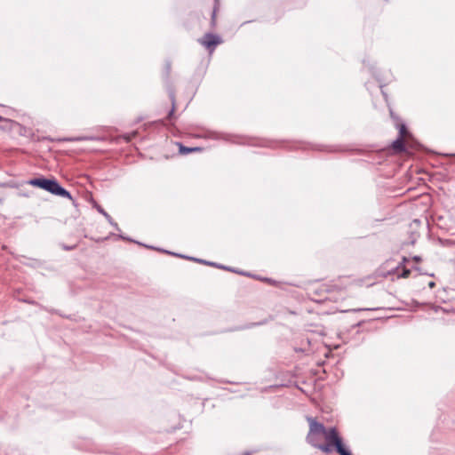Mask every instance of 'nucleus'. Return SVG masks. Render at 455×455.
<instances>
[{"label": "nucleus", "mask_w": 455, "mask_h": 455, "mask_svg": "<svg viewBox=\"0 0 455 455\" xmlns=\"http://www.w3.org/2000/svg\"><path fill=\"white\" fill-rule=\"evenodd\" d=\"M323 439L325 442L323 443V446H320L322 451L329 453L335 450L339 455H351L350 451L344 446L342 438L335 427H325Z\"/></svg>", "instance_id": "1"}, {"label": "nucleus", "mask_w": 455, "mask_h": 455, "mask_svg": "<svg viewBox=\"0 0 455 455\" xmlns=\"http://www.w3.org/2000/svg\"><path fill=\"white\" fill-rule=\"evenodd\" d=\"M29 185H32L34 187H38L40 188H43L53 195L60 196L61 197L68 198L72 200L71 194L62 188L57 180H48L44 178H36L32 179L28 181Z\"/></svg>", "instance_id": "2"}, {"label": "nucleus", "mask_w": 455, "mask_h": 455, "mask_svg": "<svg viewBox=\"0 0 455 455\" xmlns=\"http://www.w3.org/2000/svg\"><path fill=\"white\" fill-rule=\"evenodd\" d=\"M307 421L309 423V432L307 435V441L312 446L320 450V446H323L322 441L325 434V427L312 417H308Z\"/></svg>", "instance_id": "3"}, {"label": "nucleus", "mask_w": 455, "mask_h": 455, "mask_svg": "<svg viewBox=\"0 0 455 455\" xmlns=\"http://www.w3.org/2000/svg\"><path fill=\"white\" fill-rule=\"evenodd\" d=\"M198 42L210 52H212L216 46L222 43V40L217 35L207 33L202 38L198 39Z\"/></svg>", "instance_id": "4"}, {"label": "nucleus", "mask_w": 455, "mask_h": 455, "mask_svg": "<svg viewBox=\"0 0 455 455\" xmlns=\"http://www.w3.org/2000/svg\"><path fill=\"white\" fill-rule=\"evenodd\" d=\"M392 147L397 152H403L405 150V146H404L403 139L398 137L392 143Z\"/></svg>", "instance_id": "5"}, {"label": "nucleus", "mask_w": 455, "mask_h": 455, "mask_svg": "<svg viewBox=\"0 0 455 455\" xmlns=\"http://www.w3.org/2000/svg\"><path fill=\"white\" fill-rule=\"evenodd\" d=\"M179 147H180V153L182 154V155H187L188 153H192V152H197V151H201V148H197V147H195V148H188V147H185L183 146L182 144L180 143H178Z\"/></svg>", "instance_id": "6"}, {"label": "nucleus", "mask_w": 455, "mask_h": 455, "mask_svg": "<svg viewBox=\"0 0 455 455\" xmlns=\"http://www.w3.org/2000/svg\"><path fill=\"white\" fill-rule=\"evenodd\" d=\"M399 128V138H404L408 134V131L406 125L404 124H401L398 125Z\"/></svg>", "instance_id": "7"}, {"label": "nucleus", "mask_w": 455, "mask_h": 455, "mask_svg": "<svg viewBox=\"0 0 455 455\" xmlns=\"http://www.w3.org/2000/svg\"><path fill=\"white\" fill-rule=\"evenodd\" d=\"M411 270L405 267L403 268L402 272L397 273V277L407 278L410 275Z\"/></svg>", "instance_id": "8"}, {"label": "nucleus", "mask_w": 455, "mask_h": 455, "mask_svg": "<svg viewBox=\"0 0 455 455\" xmlns=\"http://www.w3.org/2000/svg\"><path fill=\"white\" fill-rule=\"evenodd\" d=\"M199 261L203 262L204 264H207V265H211V266H214V267H219V268H222L224 270H228V267L224 266V265H219V264H216V263H213V262H208V261H205V260H199Z\"/></svg>", "instance_id": "9"}, {"label": "nucleus", "mask_w": 455, "mask_h": 455, "mask_svg": "<svg viewBox=\"0 0 455 455\" xmlns=\"http://www.w3.org/2000/svg\"><path fill=\"white\" fill-rule=\"evenodd\" d=\"M99 211H100V212H101V213H102V215H104V216L107 218V220H108L111 221V217H110V215H109V214H108V213H107L104 210H102V209H100Z\"/></svg>", "instance_id": "10"}, {"label": "nucleus", "mask_w": 455, "mask_h": 455, "mask_svg": "<svg viewBox=\"0 0 455 455\" xmlns=\"http://www.w3.org/2000/svg\"><path fill=\"white\" fill-rule=\"evenodd\" d=\"M62 247H63V249H64V250H66V251H70V250H74V249L76 247V245H72V246H66V245H63Z\"/></svg>", "instance_id": "11"}, {"label": "nucleus", "mask_w": 455, "mask_h": 455, "mask_svg": "<svg viewBox=\"0 0 455 455\" xmlns=\"http://www.w3.org/2000/svg\"><path fill=\"white\" fill-rule=\"evenodd\" d=\"M413 259H414L415 261H419V260H420V257H419V256H414V257H413Z\"/></svg>", "instance_id": "12"}, {"label": "nucleus", "mask_w": 455, "mask_h": 455, "mask_svg": "<svg viewBox=\"0 0 455 455\" xmlns=\"http://www.w3.org/2000/svg\"><path fill=\"white\" fill-rule=\"evenodd\" d=\"M228 271L229 272H236L234 268H231V267L228 268Z\"/></svg>", "instance_id": "13"}, {"label": "nucleus", "mask_w": 455, "mask_h": 455, "mask_svg": "<svg viewBox=\"0 0 455 455\" xmlns=\"http://www.w3.org/2000/svg\"><path fill=\"white\" fill-rule=\"evenodd\" d=\"M399 267H400L398 266V267L395 268V270H393V273H395V272L399 273V272H398Z\"/></svg>", "instance_id": "14"}, {"label": "nucleus", "mask_w": 455, "mask_h": 455, "mask_svg": "<svg viewBox=\"0 0 455 455\" xmlns=\"http://www.w3.org/2000/svg\"><path fill=\"white\" fill-rule=\"evenodd\" d=\"M429 285H430V287H433V286L435 285V283H434L433 282H431V283H429Z\"/></svg>", "instance_id": "15"}, {"label": "nucleus", "mask_w": 455, "mask_h": 455, "mask_svg": "<svg viewBox=\"0 0 455 455\" xmlns=\"http://www.w3.org/2000/svg\"><path fill=\"white\" fill-rule=\"evenodd\" d=\"M2 119V117L0 116V120Z\"/></svg>", "instance_id": "16"}]
</instances>
